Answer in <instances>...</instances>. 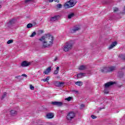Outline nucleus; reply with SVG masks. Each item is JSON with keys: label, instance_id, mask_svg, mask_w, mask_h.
<instances>
[{"label": "nucleus", "instance_id": "39448f33", "mask_svg": "<svg viewBox=\"0 0 125 125\" xmlns=\"http://www.w3.org/2000/svg\"><path fill=\"white\" fill-rule=\"evenodd\" d=\"M115 83H116L113 82H107L104 84V88L109 89V87H111V86H112V85H113V84H115Z\"/></svg>", "mask_w": 125, "mask_h": 125}, {"label": "nucleus", "instance_id": "bb28decb", "mask_svg": "<svg viewBox=\"0 0 125 125\" xmlns=\"http://www.w3.org/2000/svg\"><path fill=\"white\" fill-rule=\"evenodd\" d=\"M49 80V76L47 77V78L45 79L42 80V81H43V82H47V83H48Z\"/></svg>", "mask_w": 125, "mask_h": 125}, {"label": "nucleus", "instance_id": "72a5a7b5", "mask_svg": "<svg viewBox=\"0 0 125 125\" xmlns=\"http://www.w3.org/2000/svg\"><path fill=\"white\" fill-rule=\"evenodd\" d=\"M30 89H31V90H34V89H35V87H34L32 85H30Z\"/></svg>", "mask_w": 125, "mask_h": 125}, {"label": "nucleus", "instance_id": "ea45409f", "mask_svg": "<svg viewBox=\"0 0 125 125\" xmlns=\"http://www.w3.org/2000/svg\"><path fill=\"white\" fill-rule=\"evenodd\" d=\"M73 92H75V93H78L79 91L78 90H72Z\"/></svg>", "mask_w": 125, "mask_h": 125}, {"label": "nucleus", "instance_id": "ddd939ff", "mask_svg": "<svg viewBox=\"0 0 125 125\" xmlns=\"http://www.w3.org/2000/svg\"><path fill=\"white\" fill-rule=\"evenodd\" d=\"M50 72H51V66L47 68L45 71H43V74L44 75H48V73H50Z\"/></svg>", "mask_w": 125, "mask_h": 125}, {"label": "nucleus", "instance_id": "58836bf2", "mask_svg": "<svg viewBox=\"0 0 125 125\" xmlns=\"http://www.w3.org/2000/svg\"><path fill=\"white\" fill-rule=\"evenodd\" d=\"M21 77H25V78H27V76L26 74H22Z\"/></svg>", "mask_w": 125, "mask_h": 125}, {"label": "nucleus", "instance_id": "de8ad7c7", "mask_svg": "<svg viewBox=\"0 0 125 125\" xmlns=\"http://www.w3.org/2000/svg\"><path fill=\"white\" fill-rule=\"evenodd\" d=\"M20 80H23V78H20Z\"/></svg>", "mask_w": 125, "mask_h": 125}, {"label": "nucleus", "instance_id": "2eb2a0df", "mask_svg": "<svg viewBox=\"0 0 125 125\" xmlns=\"http://www.w3.org/2000/svg\"><path fill=\"white\" fill-rule=\"evenodd\" d=\"M75 17V13H73V12H71L69 13L68 15H67L68 19H72V18H73V17Z\"/></svg>", "mask_w": 125, "mask_h": 125}, {"label": "nucleus", "instance_id": "393cba45", "mask_svg": "<svg viewBox=\"0 0 125 125\" xmlns=\"http://www.w3.org/2000/svg\"><path fill=\"white\" fill-rule=\"evenodd\" d=\"M32 27H33V24L32 23H28L26 25V28H27V29H30V28H32Z\"/></svg>", "mask_w": 125, "mask_h": 125}, {"label": "nucleus", "instance_id": "b1692460", "mask_svg": "<svg viewBox=\"0 0 125 125\" xmlns=\"http://www.w3.org/2000/svg\"><path fill=\"white\" fill-rule=\"evenodd\" d=\"M119 57L123 60H125V55L120 54L119 55Z\"/></svg>", "mask_w": 125, "mask_h": 125}, {"label": "nucleus", "instance_id": "f8f14e48", "mask_svg": "<svg viewBox=\"0 0 125 125\" xmlns=\"http://www.w3.org/2000/svg\"><path fill=\"white\" fill-rule=\"evenodd\" d=\"M117 42L116 41H115L114 42H112L111 44L108 47V49H112V48L115 47L117 44Z\"/></svg>", "mask_w": 125, "mask_h": 125}, {"label": "nucleus", "instance_id": "a878e982", "mask_svg": "<svg viewBox=\"0 0 125 125\" xmlns=\"http://www.w3.org/2000/svg\"><path fill=\"white\" fill-rule=\"evenodd\" d=\"M56 7L58 9H60V8H62V4H57L56 5Z\"/></svg>", "mask_w": 125, "mask_h": 125}, {"label": "nucleus", "instance_id": "dca6fc26", "mask_svg": "<svg viewBox=\"0 0 125 125\" xmlns=\"http://www.w3.org/2000/svg\"><path fill=\"white\" fill-rule=\"evenodd\" d=\"M17 21L16 20V19H12V20H10L9 24L10 25H13L16 23Z\"/></svg>", "mask_w": 125, "mask_h": 125}, {"label": "nucleus", "instance_id": "9b49d317", "mask_svg": "<svg viewBox=\"0 0 125 125\" xmlns=\"http://www.w3.org/2000/svg\"><path fill=\"white\" fill-rule=\"evenodd\" d=\"M59 18H60V16H55L51 18L50 21H51L52 22H54V21H57V20H58Z\"/></svg>", "mask_w": 125, "mask_h": 125}, {"label": "nucleus", "instance_id": "5701e85b", "mask_svg": "<svg viewBox=\"0 0 125 125\" xmlns=\"http://www.w3.org/2000/svg\"><path fill=\"white\" fill-rule=\"evenodd\" d=\"M59 72V66H57L56 68V70L54 72V75H57Z\"/></svg>", "mask_w": 125, "mask_h": 125}, {"label": "nucleus", "instance_id": "9d476101", "mask_svg": "<svg viewBox=\"0 0 125 125\" xmlns=\"http://www.w3.org/2000/svg\"><path fill=\"white\" fill-rule=\"evenodd\" d=\"M79 30H81V26H80V25H76L73 29L71 30V32L76 33V32Z\"/></svg>", "mask_w": 125, "mask_h": 125}, {"label": "nucleus", "instance_id": "4c0bfd02", "mask_svg": "<svg viewBox=\"0 0 125 125\" xmlns=\"http://www.w3.org/2000/svg\"><path fill=\"white\" fill-rule=\"evenodd\" d=\"M85 106L84 104H81L80 109H82L83 108H84Z\"/></svg>", "mask_w": 125, "mask_h": 125}, {"label": "nucleus", "instance_id": "473e14b6", "mask_svg": "<svg viewBox=\"0 0 125 125\" xmlns=\"http://www.w3.org/2000/svg\"><path fill=\"white\" fill-rule=\"evenodd\" d=\"M34 0H25V3H28V2H31V1H33Z\"/></svg>", "mask_w": 125, "mask_h": 125}, {"label": "nucleus", "instance_id": "e433bc0d", "mask_svg": "<svg viewBox=\"0 0 125 125\" xmlns=\"http://www.w3.org/2000/svg\"><path fill=\"white\" fill-rule=\"evenodd\" d=\"M91 117L92 118V119H96V118H97V117L95 116V115H91Z\"/></svg>", "mask_w": 125, "mask_h": 125}, {"label": "nucleus", "instance_id": "0eeeda50", "mask_svg": "<svg viewBox=\"0 0 125 125\" xmlns=\"http://www.w3.org/2000/svg\"><path fill=\"white\" fill-rule=\"evenodd\" d=\"M52 105H54V106H58V107H61V106L63 105V103L61 102H53L51 103Z\"/></svg>", "mask_w": 125, "mask_h": 125}, {"label": "nucleus", "instance_id": "cd10ccee", "mask_svg": "<svg viewBox=\"0 0 125 125\" xmlns=\"http://www.w3.org/2000/svg\"><path fill=\"white\" fill-rule=\"evenodd\" d=\"M71 99H73V97H68L67 98H65L64 99V100H66V101L69 102V101H71Z\"/></svg>", "mask_w": 125, "mask_h": 125}, {"label": "nucleus", "instance_id": "09e8293b", "mask_svg": "<svg viewBox=\"0 0 125 125\" xmlns=\"http://www.w3.org/2000/svg\"><path fill=\"white\" fill-rule=\"evenodd\" d=\"M0 8H1V6L0 5Z\"/></svg>", "mask_w": 125, "mask_h": 125}, {"label": "nucleus", "instance_id": "4be33fe9", "mask_svg": "<svg viewBox=\"0 0 125 125\" xmlns=\"http://www.w3.org/2000/svg\"><path fill=\"white\" fill-rule=\"evenodd\" d=\"M76 85H79V86H82L83 85V82L78 81L75 83Z\"/></svg>", "mask_w": 125, "mask_h": 125}, {"label": "nucleus", "instance_id": "c85d7f7f", "mask_svg": "<svg viewBox=\"0 0 125 125\" xmlns=\"http://www.w3.org/2000/svg\"><path fill=\"white\" fill-rule=\"evenodd\" d=\"M104 93H105V94H108L109 93L108 88H104Z\"/></svg>", "mask_w": 125, "mask_h": 125}, {"label": "nucleus", "instance_id": "a18cd8bd", "mask_svg": "<svg viewBox=\"0 0 125 125\" xmlns=\"http://www.w3.org/2000/svg\"><path fill=\"white\" fill-rule=\"evenodd\" d=\"M54 0H49V2H52Z\"/></svg>", "mask_w": 125, "mask_h": 125}, {"label": "nucleus", "instance_id": "49530a36", "mask_svg": "<svg viewBox=\"0 0 125 125\" xmlns=\"http://www.w3.org/2000/svg\"><path fill=\"white\" fill-rule=\"evenodd\" d=\"M59 0H54L55 1H58Z\"/></svg>", "mask_w": 125, "mask_h": 125}, {"label": "nucleus", "instance_id": "f03ea898", "mask_svg": "<svg viewBox=\"0 0 125 125\" xmlns=\"http://www.w3.org/2000/svg\"><path fill=\"white\" fill-rule=\"evenodd\" d=\"M77 0H70L64 4V6L65 8H71V7L75 6Z\"/></svg>", "mask_w": 125, "mask_h": 125}, {"label": "nucleus", "instance_id": "37998d69", "mask_svg": "<svg viewBox=\"0 0 125 125\" xmlns=\"http://www.w3.org/2000/svg\"><path fill=\"white\" fill-rule=\"evenodd\" d=\"M39 32L41 33V34H42V33H43L42 30H39Z\"/></svg>", "mask_w": 125, "mask_h": 125}, {"label": "nucleus", "instance_id": "1a4fd4ad", "mask_svg": "<svg viewBox=\"0 0 125 125\" xmlns=\"http://www.w3.org/2000/svg\"><path fill=\"white\" fill-rule=\"evenodd\" d=\"M108 73H112L114 71H116V67L114 66H108L107 67Z\"/></svg>", "mask_w": 125, "mask_h": 125}, {"label": "nucleus", "instance_id": "c756f323", "mask_svg": "<svg viewBox=\"0 0 125 125\" xmlns=\"http://www.w3.org/2000/svg\"><path fill=\"white\" fill-rule=\"evenodd\" d=\"M36 35H37V33H36V32L34 31L32 33L31 35H30V37L34 38V37L36 36Z\"/></svg>", "mask_w": 125, "mask_h": 125}, {"label": "nucleus", "instance_id": "f3484780", "mask_svg": "<svg viewBox=\"0 0 125 125\" xmlns=\"http://www.w3.org/2000/svg\"><path fill=\"white\" fill-rule=\"evenodd\" d=\"M10 114L11 116H15L17 115V111L15 110H12L10 111Z\"/></svg>", "mask_w": 125, "mask_h": 125}, {"label": "nucleus", "instance_id": "4468645a", "mask_svg": "<svg viewBox=\"0 0 125 125\" xmlns=\"http://www.w3.org/2000/svg\"><path fill=\"white\" fill-rule=\"evenodd\" d=\"M85 75H86V74L84 73H79L77 74V78L78 79H82V78H83V77H85Z\"/></svg>", "mask_w": 125, "mask_h": 125}, {"label": "nucleus", "instance_id": "a211bd4d", "mask_svg": "<svg viewBox=\"0 0 125 125\" xmlns=\"http://www.w3.org/2000/svg\"><path fill=\"white\" fill-rule=\"evenodd\" d=\"M102 73H108V67H104L101 69Z\"/></svg>", "mask_w": 125, "mask_h": 125}, {"label": "nucleus", "instance_id": "423d86ee", "mask_svg": "<svg viewBox=\"0 0 125 125\" xmlns=\"http://www.w3.org/2000/svg\"><path fill=\"white\" fill-rule=\"evenodd\" d=\"M54 84L56 86H58V87H61V86H64V84H65V83L64 82L55 81L54 82Z\"/></svg>", "mask_w": 125, "mask_h": 125}, {"label": "nucleus", "instance_id": "6e6552de", "mask_svg": "<svg viewBox=\"0 0 125 125\" xmlns=\"http://www.w3.org/2000/svg\"><path fill=\"white\" fill-rule=\"evenodd\" d=\"M32 62H28L27 61H23L21 63V67H28V66H30Z\"/></svg>", "mask_w": 125, "mask_h": 125}, {"label": "nucleus", "instance_id": "412c9836", "mask_svg": "<svg viewBox=\"0 0 125 125\" xmlns=\"http://www.w3.org/2000/svg\"><path fill=\"white\" fill-rule=\"evenodd\" d=\"M118 78H123L124 77V72L120 71L118 73Z\"/></svg>", "mask_w": 125, "mask_h": 125}, {"label": "nucleus", "instance_id": "7ed1b4c3", "mask_svg": "<svg viewBox=\"0 0 125 125\" xmlns=\"http://www.w3.org/2000/svg\"><path fill=\"white\" fill-rule=\"evenodd\" d=\"M73 47V43L71 42H67L63 46V51L67 52L71 50Z\"/></svg>", "mask_w": 125, "mask_h": 125}, {"label": "nucleus", "instance_id": "f257e3e1", "mask_svg": "<svg viewBox=\"0 0 125 125\" xmlns=\"http://www.w3.org/2000/svg\"><path fill=\"white\" fill-rule=\"evenodd\" d=\"M39 41L42 42V48H49L53 45L54 37L50 34H46L41 37Z\"/></svg>", "mask_w": 125, "mask_h": 125}, {"label": "nucleus", "instance_id": "20e7f679", "mask_svg": "<svg viewBox=\"0 0 125 125\" xmlns=\"http://www.w3.org/2000/svg\"><path fill=\"white\" fill-rule=\"evenodd\" d=\"M76 116V114L74 112H70L68 113L66 119L68 120L69 121H71V120H73L74 118Z\"/></svg>", "mask_w": 125, "mask_h": 125}, {"label": "nucleus", "instance_id": "79ce46f5", "mask_svg": "<svg viewBox=\"0 0 125 125\" xmlns=\"http://www.w3.org/2000/svg\"><path fill=\"white\" fill-rule=\"evenodd\" d=\"M57 60H58V58H57V57H56L55 59L54 60V61H57Z\"/></svg>", "mask_w": 125, "mask_h": 125}, {"label": "nucleus", "instance_id": "aec40b11", "mask_svg": "<svg viewBox=\"0 0 125 125\" xmlns=\"http://www.w3.org/2000/svg\"><path fill=\"white\" fill-rule=\"evenodd\" d=\"M79 70L81 71H83V70H85L86 69V66L85 65H81L79 67Z\"/></svg>", "mask_w": 125, "mask_h": 125}, {"label": "nucleus", "instance_id": "8fccbe9b", "mask_svg": "<svg viewBox=\"0 0 125 125\" xmlns=\"http://www.w3.org/2000/svg\"><path fill=\"white\" fill-rule=\"evenodd\" d=\"M102 108H101L100 109V110H101Z\"/></svg>", "mask_w": 125, "mask_h": 125}, {"label": "nucleus", "instance_id": "2f4dec72", "mask_svg": "<svg viewBox=\"0 0 125 125\" xmlns=\"http://www.w3.org/2000/svg\"><path fill=\"white\" fill-rule=\"evenodd\" d=\"M6 96V92H4L3 95L2 96L1 99H3L4 97Z\"/></svg>", "mask_w": 125, "mask_h": 125}, {"label": "nucleus", "instance_id": "c03bdc74", "mask_svg": "<svg viewBox=\"0 0 125 125\" xmlns=\"http://www.w3.org/2000/svg\"><path fill=\"white\" fill-rule=\"evenodd\" d=\"M122 86H123V85H118V87H120V88L122 87Z\"/></svg>", "mask_w": 125, "mask_h": 125}, {"label": "nucleus", "instance_id": "f704fd0d", "mask_svg": "<svg viewBox=\"0 0 125 125\" xmlns=\"http://www.w3.org/2000/svg\"><path fill=\"white\" fill-rule=\"evenodd\" d=\"M103 3H104V4H107L108 3V1H107V0H104L103 1Z\"/></svg>", "mask_w": 125, "mask_h": 125}, {"label": "nucleus", "instance_id": "c9c22d12", "mask_svg": "<svg viewBox=\"0 0 125 125\" xmlns=\"http://www.w3.org/2000/svg\"><path fill=\"white\" fill-rule=\"evenodd\" d=\"M117 11H119V9L118 8H114V12H117Z\"/></svg>", "mask_w": 125, "mask_h": 125}, {"label": "nucleus", "instance_id": "7c9ffc66", "mask_svg": "<svg viewBox=\"0 0 125 125\" xmlns=\"http://www.w3.org/2000/svg\"><path fill=\"white\" fill-rule=\"evenodd\" d=\"M12 42H13V40H10L7 41V44H10V43H12Z\"/></svg>", "mask_w": 125, "mask_h": 125}, {"label": "nucleus", "instance_id": "6ab92c4d", "mask_svg": "<svg viewBox=\"0 0 125 125\" xmlns=\"http://www.w3.org/2000/svg\"><path fill=\"white\" fill-rule=\"evenodd\" d=\"M54 116V115H53V114H52V113H48L46 115V117L48 119H52Z\"/></svg>", "mask_w": 125, "mask_h": 125}, {"label": "nucleus", "instance_id": "a19ab883", "mask_svg": "<svg viewBox=\"0 0 125 125\" xmlns=\"http://www.w3.org/2000/svg\"><path fill=\"white\" fill-rule=\"evenodd\" d=\"M19 78H21V76L19 75L15 77V79H19Z\"/></svg>", "mask_w": 125, "mask_h": 125}]
</instances>
